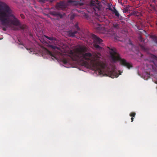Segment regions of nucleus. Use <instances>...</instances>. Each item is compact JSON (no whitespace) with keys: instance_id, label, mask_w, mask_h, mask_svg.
<instances>
[{"instance_id":"1","label":"nucleus","mask_w":157,"mask_h":157,"mask_svg":"<svg viewBox=\"0 0 157 157\" xmlns=\"http://www.w3.org/2000/svg\"><path fill=\"white\" fill-rule=\"evenodd\" d=\"M87 48L86 47H81L76 49L75 51H70V56L73 61H81L86 65L92 66L98 71L99 74L103 76H107L112 78L117 77L121 75L114 70H108L105 71L106 64L101 60L99 53H95L93 55L90 52H87Z\"/></svg>"},{"instance_id":"2","label":"nucleus","mask_w":157,"mask_h":157,"mask_svg":"<svg viewBox=\"0 0 157 157\" xmlns=\"http://www.w3.org/2000/svg\"><path fill=\"white\" fill-rule=\"evenodd\" d=\"M0 21L2 25L17 30L18 29L13 26H18L21 29L27 32L28 27L25 25H22L20 21L15 16L13 12L10 7L5 2L0 1Z\"/></svg>"},{"instance_id":"3","label":"nucleus","mask_w":157,"mask_h":157,"mask_svg":"<svg viewBox=\"0 0 157 157\" xmlns=\"http://www.w3.org/2000/svg\"><path fill=\"white\" fill-rule=\"evenodd\" d=\"M109 49V52L110 55V61L112 63H115L117 61H119L121 65L123 66L128 69L132 67V65L129 63L127 62L126 60L122 59L120 55L117 52L116 49L114 48H110L107 47Z\"/></svg>"},{"instance_id":"4","label":"nucleus","mask_w":157,"mask_h":157,"mask_svg":"<svg viewBox=\"0 0 157 157\" xmlns=\"http://www.w3.org/2000/svg\"><path fill=\"white\" fill-rule=\"evenodd\" d=\"M75 6L79 5L82 6L83 5L82 3H81L78 1H73L72 0H68L67 2H61L57 3L56 5V7L57 9H61L64 10L67 7L69 6V4Z\"/></svg>"},{"instance_id":"5","label":"nucleus","mask_w":157,"mask_h":157,"mask_svg":"<svg viewBox=\"0 0 157 157\" xmlns=\"http://www.w3.org/2000/svg\"><path fill=\"white\" fill-rule=\"evenodd\" d=\"M101 3L98 2V0L96 2L91 0L90 3V7L91 9L90 12L94 13L97 16L98 12L101 10Z\"/></svg>"},{"instance_id":"6","label":"nucleus","mask_w":157,"mask_h":157,"mask_svg":"<svg viewBox=\"0 0 157 157\" xmlns=\"http://www.w3.org/2000/svg\"><path fill=\"white\" fill-rule=\"evenodd\" d=\"M91 37L93 40L94 46L97 50L101 51L102 48L100 46L103 45V41L99 37L95 35L91 34Z\"/></svg>"},{"instance_id":"7","label":"nucleus","mask_w":157,"mask_h":157,"mask_svg":"<svg viewBox=\"0 0 157 157\" xmlns=\"http://www.w3.org/2000/svg\"><path fill=\"white\" fill-rule=\"evenodd\" d=\"M149 59L150 62L153 63L154 64L152 65L153 69L154 70L157 69V57L154 55L150 54L149 56Z\"/></svg>"},{"instance_id":"8","label":"nucleus","mask_w":157,"mask_h":157,"mask_svg":"<svg viewBox=\"0 0 157 157\" xmlns=\"http://www.w3.org/2000/svg\"><path fill=\"white\" fill-rule=\"evenodd\" d=\"M51 14L52 16L57 17H59L60 18H62L65 15L64 13H63V14H61L59 12L55 11L51 12Z\"/></svg>"},{"instance_id":"9","label":"nucleus","mask_w":157,"mask_h":157,"mask_svg":"<svg viewBox=\"0 0 157 157\" xmlns=\"http://www.w3.org/2000/svg\"><path fill=\"white\" fill-rule=\"evenodd\" d=\"M77 33V31H72L71 30L68 32V34L70 37H73L75 36V34Z\"/></svg>"},{"instance_id":"10","label":"nucleus","mask_w":157,"mask_h":157,"mask_svg":"<svg viewBox=\"0 0 157 157\" xmlns=\"http://www.w3.org/2000/svg\"><path fill=\"white\" fill-rule=\"evenodd\" d=\"M47 39H48V40H52V41H56V38L52 37H49L47 36H44Z\"/></svg>"},{"instance_id":"11","label":"nucleus","mask_w":157,"mask_h":157,"mask_svg":"<svg viewBox=\"0 0 157 157\" xmlns=\"http://www.w3.org/2000/svg\"><path fill=\"white\" fill-rule=\"evenodd\" d=\"M112 12H113L114 13L115 15L117 17H119V14L118 11L116 10V9L115 8H113V10Z\"/></svg>"},{"instance_id":"12","label":"nucleus","mask_w":157,"mask_h":157,"mask_svg":"<svg viewBox=\"0 0 157 157\" xmlns=\"http://www.w3.org/2000/svg\"><path fill=\"white\" fill-rule=\"evenodd\" d=\"M120 25L116 23H113V24L112 27L116 29H118L119 28Z\"/></svg>"},{"instance_id":"13","label":"nucleus","mask_w":157,"mask_h":157,"mask_svg":"<svg viewBox=\"0 0 157 157\" xmlns=\"http://www.w3.org/2000/svg\"><path fill=\"white\" fill-rule=\"evenodd\" d=\"M54 0H39V2H40L44 3L47 1H49L51 2H52Z\"/></svg>"},{"instance_id":"14","label":"nucleus","mask_w":157,"mask_h":157,"mask_svg":"<svg viewBox=\"0 0 157 157\" xmlns=\"http://www.w3.org/2000/svg\"><path fill=\"white\" fill-rule=\"evenodd\" d=\"M75 28L77 29V31L80 30V28L78 26V23L77 22L75 25Z\"/></svg>"},{"instance_id":"15","label":"nucleus","mask_w":157,"mask_h":157,"mask_svg":"<svg viewBox=\"0 0 157 157\" xmlns=\"http://www.w3.org/2000/svg\"><path fill=\"white\" fill-rule=\"evenodd\" d=\"M75 16H76V15L75 13H73V14H71L70 17V19L71 20H73V19H74V18L75 17Z\"/></svg>"},{"instance_id":"16","label":"nucleus","mask_w":157,"mask_h":157,"mask_svg":"<svg viewBox=\"0 0 157 157\" xmlns=\"http://www.w3.org/2000/svg\"><path fill=\"white\" fill-rule=\"evenodd\" d=\"M136 113L134 112H132L130 113V116L131 117H135L136 115Z\"/></svg>"},{"instance_id":"17","label":"nucleus","mask_w":157,"mask_h":157,"mask_svg":"<svg viewBox=\"0 0 157 157\" xmlns=\"http://www.w3.org/2000/svg\"><path fill=\"white\" fill-rule=\"evenodd\" d=\"M141 47L142 49L145 51H146L147 50V48L143 46H141Z\"/></svg>"},{"instance_id":"18","label":"nucleus","mask_w":157,"mask_h":157,"mask_svg":"<svg viewBox=\"0 0 157 157\" xmlns=\"http://www.w3.org/2000/svg\"><path fill=\"white\" fill-rule=\"evenodd\" d=\"M49 47L51 48H52L53 49H55L56 48V47L55 46L52 45H49Z\"/></svg>"},{"instance_id":"19","label":"nucleus","mask_w":157,"mask_h":157,"mask_svg":"<svg viewBox=\"0 0 157 157\" xmlns=\"http://www.w3.org/2000/svg\"><path fill=\"white\" fill-rule=\"evenodd\" d=\"M108 9L109 10H111L112 11H113V10L111 8V6L109 5L108 6Z\"/></svg>"},{"instance_id":"20","label":"nucleus","mask_w":157,"mask_h":157,"mask_svg":"<svg viewBox=\"0 0 157 157\" xmlns=\"http://www.w3.org/2000/svg\"><path fill=\"white\" fill-rule=\"evenodd\" d=\"M139 39L142 42V41H144V40H143V39L142 37L141 36H140L139 37Z\"/></svg>"},{"instance_id":"21","label":"nucleus","mask_w":157,"mask_h":157,"mask_svg":"<svg viewBox=\"0 0 157 157\" xmlns=\"http://www.w3.org/2000/svg\"><path fill=\"white\" fill-rule=\"evenodd\" d=\"M49 54L51 56L55 58V56L53 55V54L51 52L49 51Z\"/></svg>"},{"instance_id":"22","label":"nucleus","mask_w":157,"mask_h":157,"mask_svg":"<svg viewBox=\"0 0 157 157\" xmlns=\"http://www.w3.org/2000/svg\"><path fill=\"white\" fill-rule=\"evenodd\" d=\"M24 47L25 48L28 50H30V52H32V50H32L31 48H27L26 46H25Z\"/></svg>"},{"instance_id":"23","label":"nucleus","mask_w":157,"mask_h":157,"mask_svg":"<svg viewBox=\"0 0 157 157\" xmlns=\"http://www.w3.org/2000/svg\"><path fill=\"white\" fill-rule=\"evenodd\" d=\"M20 16H21V18H22V19H24L25 18V16L23 14H21Z\"/></svg>"},{"instance_id":"24","label":"nucleus","mask_w":157,"mask_h":157,"mask_svg":"<svg viewBox=\"0 0 157 157\" xmlns=\"http://www.w3.org/2000/svg\"><path fill=\"white\" fill-rule=\"evenodd\" d=\"M63 62L64 64L67 63V60L64 59L63 60Z\"/></svg>"},{"instance_id":"25","label":"nucleus","mask_w":157,"mask_h":157,"mask_svg":"<svg viewBox=\"0 0 157 157\" xmlns=\"http://www.w3.org/2000/svg\"><path fill=\"white\" fill-rule=\"evenodd\" d=\"M2 29H3V30H4V31H6V28L4 27Z\"/></svg>"},{"instance_id":"26","label":"nucleus","mask_w":157,"mask_h":157,"mask_svg":"<svg viewBox=\"0 0 157 157\" xmlns=\"http://www.w3.org/2000/svg\"><path fill=\"white\" fill-rule=\"evenodd\" d=\"M134 118L133 117H131V122H132L133 121Z\"/></svg>"},{"instance_id":"27","label":"nucleus","mask_w":157,"mask_h":157,"mask_svg":"<svg viewBox=\"0 0 157 157\" xmlns=\"http://www.w3.org/2000/svg\"><path fill=\"white\" fill-rule=\"evenodd\" d=\"M155 43L157 44V39H155Z\"/></svg>"},{"instance_id":"28","label":"nucleus","mask_w":157,"mask_h":157,"mask_svg":"<svg viewBox=\"0 0 157 157\" xmlns=\"http://www.w3.org/2000/svg\"><path fill=\"white\" fill-rule=\"evenodd\" d=\"M153 37H154V38H155V36H153Z\"/></svg>"},{"instance_id":"29","label":"nucleus","mask_w":157,"mask_h":157,"mask_svg":"<svg viewBox=\"0 0 157 157\" xmlns=\"http://www.w3.org/2000/svg\"><path fill=\"white\" fill-rule=\"evenodd\" d=\"M21 44L22 45H23L22 44Z\"/></svg>"},{"instance_id":"30","label":"nucleus","mask_w":157,"mask_h":157,"mask_svg":"<svg viewBox=\"0 0 157 157\" xmlns=\"http://www.w3.org/2000/svg\"><path fill=\"white\" fill-rule=\"evenodd\" d=\"M21 48H23V47H22Z\"/></svg>"}]
</instances>
